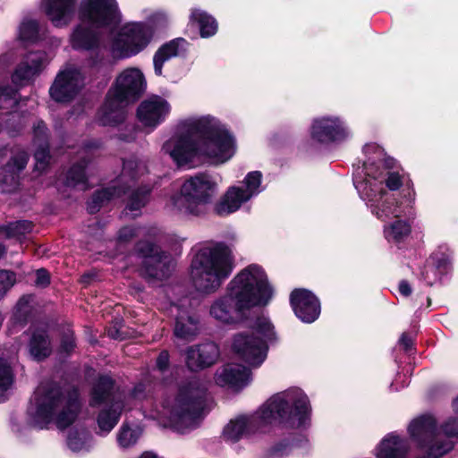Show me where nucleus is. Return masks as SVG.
I'll list each match as a JSON object with an SVG mask.
<instances>
[{
  "mask_svg": "<svg viewBox=\"0 0 458 458\" xmlns=\"http://www.w3.org/2000/svg\"><path fill=\"white\" fill-rule=\"evenodd\" d=\"M162 149L179 166H193L204 160L222 165L235 155L237 143L225 124L206 114L181 120Z\"/></svg>",
  "mask_w": 458,
  "mask_h": 458,
  "instance_id": "1",
  "label": "nucleus"
},
{
  "mask_svg": "<svg viewBox=\"0 0 458 458\" xmlns=\"http://www.w3.org/2000/svg\"><path fill=\"white\" fill-rule=\"evenodd\" d=\"M311 408L307 395L300 389H291L267 401L254 414L241 415L224 428V436L237 441L246 434L264 430L275 423L301 427L310 420Z\"/></svg>",
  "mask_w": 458,
  "mask_h": 458,
  "instance_id": "2",
  "label": "nucleus"
},
{
  "mask_svg": "<svg viewBox=\"0 0 458 458\" xmlns=\"http://www.w3.org/2000/svg\"><path fill=\"white\" fill-rule=\"evenodd\" d=\"M81 410L77 391L64 393L53 383L38 386L28 408L30 423L38 428H45L55 423L59 428H65L73 423Z\"/></svg>",
  "mask_w": 458,
  "mask_h": 458,
  "instance_id": "3",
  "label": "nucleus"
},
{
  "mask_svg": "<svg viewBox=\"0 0 458 458\" xmlns=\"http://www.w3.org/2000/svg\"><path fill=\"white\" fill-rule=\"evenodd\" d=\"M206 392V384L199 379H192L180 386L176 393L164 397L160 407L148 416L165 420L166 425L184 433L198 425L202 416Z\"/></svg>",
  "mask_w": 458,
  "mask_h": 458,
  "instance_id": "4",
  "label": "nucleus"
},
{
  "mask_svg": "<svg viewBox=\"0 0 458 458\" xmlns=\"http://www.w3.org/2000/svg\"><path fill=\"white\" fill-rule=\"evenodd\" d=\"M234 268L232 249L216 242L199 248L194 254L189 269L194 290L204 295L217 292Z\"/></svg>",
  "mask_w": 458,
  "mask_h": 458,
  "instance_id": "5",
  "label": "nucleus"
},
{
  "mask_svg": "<svg viewBox=\"0 0 458 458\" xmlns=\"http://www.w3.org/2000/svg\"><path fill=\"white\" fill-rule=\"evenodd\" d=\"M146 89L147 81L140 68L127 67L121 71L99 111L100 123L112 125L122 122L124 118V106L137 100Z\"/></svg>",
  "mask_w": 458,
  "mask_h": 458,
  "instance_id": "6",
  "label": "nucleus"
},
{
  "mask_svg": "<svg viewBox=\"0 0 458 458\" xmlns=\"http://www.w3.org/2000/svg\"><path fill=\"white\" fill-rule=\"evenodd\" d=\"M217 188L218 184L212 175L197 174L183 181L180 192L170 198L167 208L184 216H203L216 196Z\"/></svg>",
  "mask_w": 458,
  "mask_h": 458,
  "instance_id": "7",
  "label": "nucleus"
},
{
  "mask_svg": "<svg viewBox=\"0 0 458 458\" xmlns=\"http://www.w3.org/2000/svg\"><path fill=\"white\" fill-rule=\"evenodd\" d=\"M114 384L110 377H101L93 387L89 404L92 407H100L97 422L102 434H108L117 424L123 411L131 409V402L140 399L141 389L136 387L134 391L123 395L113 391Z\"/></svg>",
  "mask_w": 458,
  "mask_h": 458,
  "instance_id": "8",
  "label": "nucleus"
},
{
  "mask_svg": "<svg viewBox=\"0 0 458 458\" xmlns=\"http://www.w3.org/2000/svg\"><path fill=\"white\" fill-rule=\"evenodd\" d=\"M276 338L270 319L259 317L255 320L251 332H242L234 335L232 348L250 367H259L267 358V344L276 342Z\"/></svg>",
  "mask_w": 458,
  "mask_h": 458,
  "instance_id": "9",
  "label": "nucleus"
},
{
  "mask_svg": "<svg viewBox=\"0 0 458 458\" xmlns=\"http://www.w3.org/2000/svg\"><path fill=\"white\" fill-rule=\"evenodd\" d=\"M229 291L245 303L250 309L266 306L273 296L270 285L264 269L256 264H251L240 270L227 284Z\"/></svg>",
  "mask_w": 458,
  "mask_h": 458,
  "instance_id": "10",
  "label": "nucleus"
},
{
  "mask_svg": "<svg viewBox=\"0 0 458 458\" xmlns=\"http://www.w3.org/2000/svg\"><path fill=\"white\" fill-rule=\"evenodd\" d=\"M153 39V31L143 21H129L112 31L109 48L118 59L133 57L144 51Z\"/></svg>",
  "mask_w": 458,
  "mask_h": 458,
  "instance_id": "11",
  "label": "nucleus"
},
{
  "mask_svg": "<svg viewBox=\"0 0 458 458\" xmlns=\"http://www.w3.org/2000/svg\"><path fill=\"white\" fill-rule=\"evenodd\" d=\"M261 181L260 172L248 173L241 184L229 187L216 202V214L225 216L239 210L243 204L262 191Z\"/></svg>",
  "mask_w": 458,
  "mask_h": 458,
  "instance_id": "12",
  "label": "nucleus"
},
{
  "mask_svg": "<svg viewBox=\"0 0 458 458\" xmlns=\"http://www.w3.org/2000/svg\"><path fill=\"white\" fill-rule=\"evenodd\" d=\"M355 187L360 197L366 201L371 213L382 221H386L393 217H399L403 211L395 199L386 192L384 189H379L377 182H357Z\"/></svg>",
  "mask_w": 458,
  "mask_h": 458,
  "instance_id": "13",
  "label": "nucleus"
},
{
  "mask_svg": "<svg viewBox=\"0 0 458 458\" xmlns=\"http://www.w3.org/2000/svg\"><path fill=\"white\" fill-rule=\"evenodd\" d=\"M78 16L95 28L113 27L122 19L116 0H81Z\"/></svg>",
  "mask_w": 458,
  "mask_h": 458,
  "instance_id": "14",
  "label": "nucleus"
},
{
  "mask_svg": "<svg viewBox=\"0 0 458 458\" xmlns=\"http://www.w3.org/2000/svg\"><path fill=\"white\" fill-rule=\"evenodd\" d=\"M411 437L420 445L428 446L429 458H438L453 448V443L446 440L439 444V433L436 431V421L431 416L414 420L409 427Z\"/></svg>",
  "mask_w": 458,
  "mask_h": 458,
  "instance_id": "15",
  "label": "nucleus"
},
{
  "mask_svg": "<svg viewBox=\"0 0 458 458\" xmlns=\"http://www.w3.org/2000/svg\"><path fill=\"white\" fill-rule=\"evenodd\" d=\"M247 310L250 308L241 303L238 296L226 286L225 293L210 302L208 315L218 324L231 326L240 322Z\"/></svg>",
  "mask_w": 458,
  "mask_h": 458,
  "instance_id": "16",
  "label": "nucleus"
},
{
  "mask_svg": "<svg viewBox=\"0 0 458 458\" xmlns=\"http://www.w3.org/2000/svg\"><path fill=\"white\" fill-rule=\"evenodd\" d=\"M135 257L142 265V273L146 276L160 280L168 276L172 259L157 246L149 242H140L138 244Z\"/></svg>",
  "mask_w": 458,
  "mask_h": 458,
  "instance_id": "17",
  "label": "nucleus"
},
{
  "mask_svg": "<svg viewBox=\"0 0 458 458\" xmlns=\"http://www.w3.org/2000/svg\"><path fill=\"white\" fill-rule=\"evenodd\" d=\"M83 84L84 77L81 71L69 65L57 74L49 93L56 102H67L78 94Z\"/></svg>",
  "mask_w": 458,
  "mask_h": 458,
  "instance_id": "18",
  "label": "nucleus"
},
{
  "mask_svg": "<svg viewBox=\"0 0 458 458\" xmlns=\"http://www.w3.org/2000/svg\"><path fill=\"white\" fill-rule=\"evenodd\" d=\"M393 164L394 160L392 159L379 160L376 163L373 159L369 158L364 163L366 179L362 182H377L381 189L385 183L390 191L398 190L403 184V179L398 172L392 170Z\"/></svg>",
  "mask_w": 458,
  "mask_h": 458,
  "instance_id": "19",
  "label": "nucleus"
},
{
  "mask_svg": "<svg viewBox=\"0 0 458 458\" xmlns=\"http://www.w3.org/2000/svg\"><path fill=\"white\" fill-rule=\"evenodd\" d=\"M170 112L169 102L162 97L154 95L140 103L137 114L144 126L154 129L166 119Z\"/></svg>",
  "mask_w": 458,
  "mask_h": 458,
  "instance_id": "20",
  "label": "nucleus"
},
{
  "mask_svg": "<svg viewBox=\"0 0 458 458\" xmlns=\"http://www.w3.org/2000/svg\"><path fill=\"white\" fill-rule=\"evenodd\" d=\"M189 300L181 301L179 304L171 306L170 312L175 317L174 335L177 338L191 341L199 333V320L187 309Z\"/></svg>",
  "mask_w": 458,
  "mask_h": 458,
  "instance_id": "21",
  "label": "nucleus"
},
{
  "mask_svg": "<svg viewBox=\"0 0 458 458\" xmlns=\"http://www.w3.org/2000/svg\"><path fill=\"white\" fill-rule=\"evenodd\" d=\"M76 3L77 0H41V8L54 26L64 28L72 21Z\"/></svg>",
  "mask_w": 458,
  "mask_h": 458,
  "instance_id": "22",
  "label": "nucleus"
},
{
  "mask_svg": "<svg viewBox=\"0 0 458 458\" xmlns=\"http://www.w3.org/2000/svg\"><path fill=\"white\" fill-rule=\"evenodd\" d=\"M250 379L248 369L237 363H226L216 369L215 382L220 386L239 389L245 386Z\"/></svg>",
  "mask_w": 458,
  "mask_h": 458,
  "instance_id": "23",
  "label": "nucleus"
},
{
  "mask_svg": "<svg viewBox=\"0 0 458 458\" xmlns=\"http://www.w3.org/2000/svg\"><path fill=\"white\" fill-rule=\"evenodd\" d=\"M218 357V346L214 343H206L189 348L186 364L191 370L200 369L213 365Z\"/></svg>",
  "mask_w": 458,
  "mask_h": 458,
  "instance_id": "24",
  "label": "nucleus"
},
{
  "mask_svg": "<svg viewBox=\"0 0 458 458\" xmlns=\"http://www.w3.org/2000/svg\"><path fill=\"white\" fill-rule=\"evenodd\" d=\"M350 134L344 123L336 118L324 117L317 121V141L330 143L341 141Z\"/></svg>",
  "mask_w": 458,
  "mask_h": 458,
  "instance_id": "25",
  "label": "nucleus"
},
{
  "mask_svg": "<svg viewBox=\"0 0 458 458\" xmlns=\"http://www.w3.org/2000/svg\"><path fill=\"white\" fill-rule=\"evenodd\" d=\"M45 60V54L41 52L30 53L19 64L12 76L16 85H25L33 79L41 70Z\"/></svg>",
  "mask_w": 458,
  "mask_h": 458,
  "instance_id": "26",
  "label": "nucleus"
},
{
  "mask_svg": "<svg viewBox=\"0 0 458 458\" xmlns=\"http://www.w3.org/2000/svg\"><path fill=\"white\" fill-rule=\"evenodd\" d=\"M291 305L295 315L305 323L315 320V296L306 290H294L291 293Z\"/></svg>",
  "mask_w": 458,
  "mask_h": 458,
  "instance_id": "27",
  "label": "nucleus"
},
{
  "mask_svg": "<svg viewBox=\"0 0 458 458\" xmlns=\"http://www.w3.org/2000/svg\"><path fill=\"white\" fill-rule=\"evenodd\" d=\"M187 45L188 43L184 38H178L160 47L153 57L154 71L156 75H162L164 64L172 57L177 56L183 53L186 50Z\"/></svg>",
  "mask_w": 458,
  "mask_h": 458,
  "instance_id": "28",
  "label": "nucleus"
},
{
  "mask_svg": "<svg viewBox=\"0 0 458 458\" xmlns=\"http://www.w3.org/2000/svg\"><path fill=\"white\" fill-rule=\"evenodd\" d=\"M91 27L92 26L87 22L81 21V23L73 29L70 37V41L73 48L89 50L98 45V35Z\"/></svg>",
  "mask_w": 458,
  "mask_h": 458,
  "instance_id": "29",
  "label": "nucleus"
},
{
  "mask_svg": "<svg viewBox=\"0 0 458 458\" xmlns=\"http://www.w3.org/2000/svg\"><path fill=\"white\" fill-rule=\"evenodd\" d=\"M407 451L405 442L394 434L387 435L377 448V458H403Z\"/></svg>",
  "mask_w": 458,
  "mask_h": 458,
  "instance_id": "30",
  "label": "nucleus"
},
{
  "mask_svg": "<svg viewBox=\"0 0 458 458\" xmlns=\"http://www.w3.org/2000/svg\"><path fill=\"white\" fill-rule=\"evenodd\" d=\"M29 352L30 356L37 360H41L48 357L52 352L49 338L43 329H35L32 332Z\"/></svg>",
  "mask_w": 458,
  "mask_h": 458,
  "instance_id": "31",
  "label": "nucleus"
},
{
  "mask_svg": "<svg viewBox=\"0 0 458 458\" xmlns=\"http://www.w3.org/2000/svg\"><path fill=\"white\" fill-rule=\"evenodd\" d=\"M190 22L199 27L202 38L214 36L218 29L216 19L205 11L198 8L191 10Z\"/></svg>",
  "mask_w": 458,
  "mask_h": 458,
  "instance_id": "32",
  "label": "nucleus"
},
{
  "mask_svg": "<svg viewBox=\"0 0 458 458\" xmlns=\"http://www.w3.org/2000/svg\"><path fill=\"white\" fill-rule=\"evenodd\" d=\"M35 143L38 144V148L35 152L36 166L39 170H43L48 163V146L47 142L43 141L46 140V127L44 123L39 122L34 127Z\"/></svg>",
  "mask_w": 458,
  "mask_h": 458,
  "instance_id": "33",
  "label": "nucleus"
},
{
  "mask_svg": "<svg viewBox=\"0 0 458 458\" xmlns=\"http://www.w3.org/2000/svg\"><path fill=\"white\" fill-rule=\"evenodd\" d=\"M66 444L72 452H84L91 447L92 437L85 428H72L68 433Z\"/></svg>",
  "mask_w": 458,
  "mask_h": 458,
  "instance_id": "34",
  "label": "nucleus"
},
{
  "mask_svg": "<svg viewBox=\"0 0 458 458\" xmlns=\"http://www.w3.org/2000/svg\"><path fill=\"white\" fill-rule=\"evenodd\" d=\"M411 225L404 220H396L384 227L386 239L390 242H400L411 233Z\"/></svg>",
  "mask_w": 458,
  "mask_h": 458,
  "instance_id": "35",
  "label": "nucleus"
},
{
  "mask_svg": "<svg viewBox=\"0 0 458 458\" xmlns=\"http://www.w3.org/2000/svg\"><path fill=\"white\" fill-rule=\"evenodd\" d=\"M146 17L145 24L151 28L153 35L155 30L166 28L171 21L170 14L165 10H143Z\"/></svg>",
  "mask_w": 458,
  "mask_h": 458,
  "instance_id": "36",
  "label": "nucleus"
},
{
  "mask_svg": "<svg viewBox=\"0 0 458 458\" xmlns=\"http://www.w3.org/2000/svg\"><path fill=\"white\" fill-rule=\"evenodd\" d=\"M142 429L138 425L130 426L129 424H123L118 434H117V442L119 445L123 448H128L133 445H135L141 436Z\"/></svg>",
  "mask_w": 458,
  "mask_h": 458,
  "instance_id": "37",
  "label": "nucleus"
},
{
  "mask_svg": "<svg viewBox=\"0 0 458 458\" xmlns=\"http://www.w3.org/2000/svg\"><path fill=\"white\" fill-rule=\"evenodd\" d=\"M122 193H125L124 190L116 189V187L104 189L98 191L93 197L91 201L88 205L89 213H96L99 210L100 207L104 203L114 196H121Z\"/></svg>",
  "mask_w": 458,
  "mask_h": 458,
  "instance_id": "38",
  "label": "nucleus"
},
{
  "mask_svg": "<svg viewBox=\"0 0 458 458\" xmlns=\"http://www.w3.org/2000/svg\"><path fill=\"white\" fill-rule=\"evenodd\" d=\"M18 38L24 43L35 42L38 38V22L33 19H24L19 27Z\"/></svg>",
  "mask_w": 458,
  "mask_h": 458,
  "instance_id": "39",
  "label": "nucleus"
},
{
  "mask_svg": "<svg viewBox=\"0 0 458 458\" xmlns=\"http://www.w3.org/2000/svg\"><path fill=\"white\" fill-rule=\"evenodd\" d=\"M66 184L71 187H77L80 190H86L88 182L85 175L84 166L76 165L68 172Z\"/></svg>",
  "mask_w": 458,
  "mask_h": 458,
  "instance_id": "40",
  "label": "nucleus"
},
{
  "mask_svg": "<svg viewBox=\"0 0 458 458\" xmlns=\"http://www.w3.org/2000/svg\"><path fill=\"white\" fill-rule=\"evenodd\" d=\"M32 229V224L29 221H17L6 226H1L0 232H4L8 238H21Z\"/></svg>",
  "mask_w": 458,
  "mask_h": 458,
  "instance_id": "41",
  "label": "nucleus"
},
{
  "mask_svg": "<svg viewBox=\"0 0 458 458\" xmlns=\"http://www.w3.org/2000/svg\"><path fill=\"white\" fill-rule=\"evenodd\" d=\"M146 171V167L142 163L136 160H129L123 164L122 180L130 179L134 181L139 175H142Z\"/></svg>",
  "mask_w": 458,
  "mask_h": 458,
  "instance_id": "42",
  "label": "nucleus"
},
{
  "mask_svg": "<svg viewBox=\"0 0 458 458\" xmlns=\"http://www.w3.org/2000/svg\"><path fill=\"white\" fill-rule=\"evenodd\" d=\"M150 189L144 187L143 189H140L134 191L130 197L129 202L127 204V208L131 212L140 210L148 201V194L149 193Z\"/></svg>",
  "mask_w": 458,
  "mask_h": 458,
  "instance_id": "43",
  "label": "nucleus"
},
{
  "mask_svg": "<svg viewBox=\"0 0 458 458\" xmlns=\"http://www.w3.org/2000/svg\"><path fill=\"white\" fill-rule=\"evenodd\" d=\"M28 158V154L25 151L19 150L12 157L11 161L8 163V171L12 174L20 172L26 166Z\"/></svg>",
  "mask_w": 458,
  "mask_h": 458,
  "instance_id": "44",
  "label": "nucleus"
},
{
  "mask_svg": "<svg viewBox=\"0 0 458 458\" xmlns=\"http://www.w3.org/2000/svg\"><path fill=\"white\" fill-rule=\"evenodd\" d=\"M16 103V91L10 87L0 86V108H11Z\"/></svg>",
  "mask_w": 458,
  "mask_h": 458,
  "instance_id": "45",
  "label": "nucleus"
},
{
  "mask_svg": "<svg viewBox=\"0 0 458 458\" xmlns=\"http://www.w3.org/2000/svg\"><path fill=\"white\" fill-rule=\"evenodd\" d=\"M13 383V373L7 360L0 359V390H6Z\"/></svg>",
  "mask_w": 458,
  "mask_h": 458,
  "instance_id": "46",
  "label": "nucleus"
},
{
  "mask_svg": "<svg viewBox=\"0 0 458 458\" xmlns=\"http://www.w3.org/2000/svg\"><path fill=\"white\" fill-rule=\"evenodd\" d=\"M14 282V274L6 270L0 271V298L13 285Z\"/></svg>",
  "mask_w": 458,
  "mask_h": 458,
  "instance_id": "47",
  "label": "nucleus"
},
{
  "mask_svg": "<svg viewBox=\"0 0 458 458\" xmlns=\"http://www.w3.org/2000/svg\"><path fill=\"white\" fill-rule=\"evenodd\" d=\"M139 234V232L136 228L132 226H125L122 228L118 233V242H127Z\"/></svg>",
  "mask_w": 458,
  "mask_h": 458,
  "instance_id": "48",
  "label": "nucleus"
},
{
  "mask_svg": "<svg viewBox=\"0 0 458 458\" xmlns=\"http://www.w3.org/2000/svg\"><path fill=\"white\" fill-rule=\"evenodd\" d=\"M36 284L40 287H45L49 284V275L45 269H38L36 273Z\"/></svg>",
  "mask_w": 458,
  "mask_h": 458,
  "instance_id": "49",
  "label": "nucleus"
},
{
  "mask_svg": "<svg viewBox=\"0 0 458 458\" xmlns=\"http://www.w3.org/2000/svg\"><path fill=\"white\" fill-rule=\"evenodd\" d=\"M168 363H169V354H168V352H165V351L161 352L160 354L157 357V368L161 371H163V370H165L167 368Z\"/></svg>",
  "mask_w": 458,
  "mask_h": 458,
  "instance_id": "50",
  "label": "nucleus"
},
{
  "mask_svg": "<svg viewBox=\"0 0 458 458\" xmlns=\"http://www.w3.org/2000/svg\"><path fill=\"white\" fill-rule=\"evenodd\" d=\"M74 347V339H73V336L72 335H67L63 342H62V348L64 349V351L65 352H70L71 350H72Z\"/></svg>",
  "mask_w": 458,
  "mask_h": 458,
  "instance_id": "51",
  "label": "nucleus"
},
{
  "mask_svg": "<svg viewBox=\"0 0 458 458\" xmlns=\"http://www.w3.org/2000/svg\"><path fill=\"white\" fill-rule=\"evenodd\" d=\"M399 291L404 296H408L411 293V288L406 281H402L399 284Z\"/></svg>",
  "mask_w": 458,
  "mask_h": 458,
  "instance_id": "52",
  "label": "nucleus"
},
{
  "mask_svg": "<svg viewBox=\"0 0 458 458\" xmlns=\"http://www.w3.org/2000/svg\"><path fill=\"white\" fill-rule=\"evenodd\" d=\"M399 342H400V344H402L405 350H409L411 346V339L409 338L404 334L401 336Z\"/></svg>",
  "mask_w": 458,
  "mask_h": 458,
  "instance_id": "53",
  "label": "nucleus"
},
{
  "mask_svg": "<svg viewBox=\"0 0 458 458\" xmlns=\"http://www.w3.org/2000/svg\"><path fill=\"white\" fill-rule=\"evenodd\" d=\"M377 153V157H381L382 156V150L380 148H378L377 147L374 146V145H367L365 147V152L366 153H369L371 151H374Z\"/></svg>",
  "mask_w": 458,
  "mask_h": 458,
  "instance_id": "54",
  "label": "nucleus"
},
{
  "mask_svg": "<svg viewBox=\"0 0 458 458\" xmlns=\"http://www.w3.org/2000/svg\"><path fill=\"white\" fill-rule=\"evenodd\" d=\"M139 458H160L153 452H144Z\"/></svg>",
  "mask_w": 458,
  "mask_h": 458,
  "instance_id": "55",
  "label": "nucleus"
},
{
  "mask_svg": "<svg viewBox=\"0 0 458 458\" xmlns=\"http://www.w3.org/2000/svg\"><path fill=\"white\" fill-rule=\"evenodd\" d=\"M97 148H98V144H97L96 142H91L85 146V148L83 151L87 152L89 149Z\"/></svg>",
  "mask_w": 458,
  "mask_h": 458,
  "instance_id": "56",
  "label": "nucleus"
},
{
  "mask_svg": "<svg viewBox=\"0 0 458 458\" xmlns=\"http://www.w3.org/2000/svg\"><path fill=\"white\" fill-rule=\"evenodd\" d=\"M5 252V248L4 245L0 244V258L3 256V254Z\"/></svg>",
  "mask_w": 458,
  "mask_h": 458,
  "instance_id": "57",
  "label": "nucleus"
},
{
  "mask_svg": "<svg viewBox=\"0 0 458 458\" xmlns=\"http://www.w3.org/2000/svg\"><path fill=\"white\" fill-rule=\"evenodd\" d=\"M452 417H456V421L453 423V428H457L458 426V416L455 415V413H454V415Z\"/></svg>",
  "mask_w": 458,
  "mask_h": 458,
  "instance_id": "58",
  "label": "nucleus"
},
{
  "mask_svg": "<svg viewBox=\"0 0 458 458\" xmlns=\"http://www.w3.org/2000/svg\"><path fill=\"white\" fill-rule=\"evenodd\" d=\"M18 117V114H12V120L15 121Z\"/></svg>",
  "mask_w": 458,
  "mask_h": 458,
  "instance_id": "59",
  "label": "nucleus"
},
{
  "mask_svg": "<svg viewBox=\"0 0 458 458\" xmlns=\"http://www.w3.org/2000/svg\"><path fill=\"white\" fill-rule=\"evenodd\" d=\"M27 301L26 298H21L19 301V305H21L23 301Z\"/></svg>",
  "mask_w": 458,
  "mask_h": 458,
  "instance_id": "60",
  "label": "nucleus"
},
{
  "mask_svg": "<svg viewBox=\"0 0 458 458\" xmlns=\"http://www.w3.org/2000/svg\"><path fill=\"white\" fill-rule=\"evenodd\" d=\"M6 130H7L9 132H11V131H12L9 125H6Z\"/></svg>",
  "mask_w": 458,
  "mask_h": 458,
  "instance_id": "61",
  "label": "nucleus"
}]
</instances>
